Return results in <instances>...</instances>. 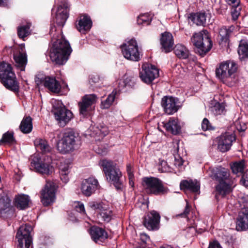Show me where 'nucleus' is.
<instances>
[{"label":"nucleus","instance_id":"obj_1","mask_svg":"<svg viewBox=\"0 0 248 248\" xmlns=\"http://www.w3.org/2000/svg\"><path fill=\"white\" fill-rule=\"evenodd\" d=\"M49 32L52 45L49 51L50 59L57 64L63 65L68 60L72 51V48L62 34L61 30L57 31L55 26H51Z\"/></svg>","mask_w":248,"mask_h":248},{"label":"nucleus","instance_id":"obj_2","mask_svg":"<svg viewBox=\"0 0 248 248\" xmlns=\"http://www.w3.org/2000/svg\"><path fill=\"white\" fill-rule=\"evenodd\" d=\"M237 68V65L234 61H224L216 68V76L226 85L233 86L238 80Z\"/></svg>","mask_w":248,"mask_h":248},{"label":"nucleus","instance_id":"obj_3","mask_svg":"<svg viewBox=\"0 0 248 248\" xmlns=\"http://www.w3.org/2000/svg\"><path fill=\"white\" fill-rule=\"evenodd\" d=\"M80 144V138L78 134L69 129L64 132L62 137L57 143V148L61 153L65 154L77 149Z\"/></svg>","mask_w":248,"mask_h":248},{"label":"nucleus","instance_id":"obj_4","mask_svg":"<svg viewBox=\"0 0 248 248\" xmlns=\"http://www.w3.org/2000/svg\"><path fill=\"white\" fill-rule=\"evenodd\" d=\"M214 177L218 183L216 186L217 199L219 197H224L232 191L233 180L230 178L228 171L225 169L218 170L215 173Z\"/></svg>","mask_w":248,"mask_h":248},{"label":"nucleus","instance_id":"obj_5","mask_svg":"<svg viewBox=\"0 0 248 248\" xmlns=\"http://www.w3.org/2000/svg\"><path fill=\"white\" fill-rule=\"evenodd\" d=\"M99 165L102 168L108 182L115 186L117 190H122L123 187L121 180L122 173L115 167L114 163L109 160L103 159L100 161Z\"/></svg>","mask_w":248,"mask_h":248},{"label":"nucleus","instance_id":"obj_6","mask_svg":"<svg viewBox=\"0 0 248 248\" xmlns=\"http://www.w3.org/2000/svg\"><path fill=\"white\" fill-rule=\"evenodd\" d=\"M0 78L5 88L14 92H18L19 86L11 65L2 62L0 64Z\"/></svg>","mask_w":248,"mask_h":248},{"label":"nucleus","instance_id":"obj_7","mask_svg":"<svg viewBox=\"0 0 248 248\" xmlns=\"http://www.w3.org/2000/svg\"><path fill=\"white\" fill-rule=\"evenodd\" d=\"M191 41L196 47V52L201 56L205 55L212 46L211 39L206 30L195 33L191 38Z\"/></svg>","mask_w":248,"mask_h":248},{"label":"nucleus","instance_id":"obj_8","mask_svg":"<svg viewBox=\"0 0 248 248\" xmlns=\"http://www.w3.org/2000/svg\"><path fill=\"white\" fill-rule=\"evenodd\" d=\"M52 111L55 119L61 127H64L72 119V112L67 109L60 101H56L53 105Z\"/></svg>","mask_w":248,"mask_h":248},{"label":"nucleus","instance_id":"obj_9","mask_svg":"<svg viewBox=\"0 0 248 248\" xmlns=\"http://www.w3.org/2000/svg\"><path fill=\"white\" fill-rule=\"evenodd\" d=\"M121 47L122 54L126 59L133 62L140 60L142 55L135 39H131L122 45Z\"/></svg>","mask_w":248,"mask_h":248},{"label":"nucleus","instance_id":"obj_10","mask_svg":"<svg viewBox=\"0 0 248 248\" xmlns=\"http://www.w3.org/2000/svg\"><path fill=\"white\" fill-rule=\"evenodd\" d=\"M32 230L31 225L27 224L19 227L16 235L18 242L17 248H32V240L31 235Z\"/></svg>","mask_w":248,"mask_h":248},{"label":"nucleus","instance_id":"obj_11","mask_svg":"<svg viewBox=\"0 0 248 248\" xmlns=\"http://www.w3.org/2000/svg\"><path fill=\"white\" fill-rule=\"evenodd\" d=\"M51 160V157L48 155L46 159L34 156L31 161V166L36 172L42 175H48L52 172V167L50 165Z\"/></svg>","mask_w":248,"mask_h":248},{"label":"nucleus","instance_id":"obj_12","mask_svg":"<svg viewBox=\"0 0 248 248\" xmlns=\"http://www.w3.org/2000/svg\"><path fill=\"white\" fill-rule=\"evenodd\" d=\"M35 81L38 86L43 85L51 92L59 93L61 91L60 82L53 77L38 74L35 77Z\"/></svg>","mask_w":248,"mask_h":248},{"label":"nucleus","instance_id":"obj_13","mask_svg":"<svg viewBox=\"0 0 248 248\" xmlns=\"http://www.w3.org/2000/svg\"><path fill=\"white\" fill-rule=\"evenodd\" d=\"M155 65L144 62L140 70L139 77L143 82L147 84H151L155 79Z\"/></svg>","mask_w":248,"mask_h":248},{"label":"nucleus","instance_id":"obj_14","mask_svg":"<svg viewBox=\"0 0 248 248\" xmlns=\"http://www.w3.org/2000/svg\"><path fill=\"white\" fill-rule=\"evenodd\" d=\"M161 105L165 112L169 115L176 112L181 107L178 98L172 96H164L162 98Z\"/></svg>","mask_w":248,"mask_h":248},{"label":"nucleus","instance_id":"obj_15","mask_svg":"<svg viewBox=\"0 0 248 248\" xmlns=\"http://www.w3.org/2000/svg\"><path fill=\"white\" fill-rule=\"evenodd\" d=\"M89 205L93 210L98 211L99 215L104 221L109 222L113 218L112 210L103 202H92L89 203Z\"/></svg>","mask_w":248,"mask_h":248},{"label":"nucleus","instance_id":"obj_16","mask_svg":"<svg viewBox=\"0 0 248 248\" xmlns=\"http://www.w3.org/2000/svg\"><path fill=\"white\" fill-rule=\"evenodd\" d=\"M68 4L66 2H62L58 5L56 11L55 12V19L54 22L58 26L62 27L69 16Z\"/></svg>","mask_w":248,"mask_h":248},{"label":"nucleus","instance_id":"obj_17","mask_svg":"<svg viewBox=\"0 0 248 248\" xmlns=\"http://www.w3.org/2000/svg\"><path fill=\"white\" fill-rule=\"evenodd\" d=\"M55 198L54 187L52 186L51 183H47L41 192V202L44 206H47L54 202Z\"/></svg>","mask_w":248,"mask_h":248},{"label":"nucleus","instance_id":"obj_18","mask_svg":"<svg viewBox=\"0 0 248 248\" xmlns=\"http://www.w3.org/2000/svg\"><path fill=\"white\" fill-rule=\"evenodd\" d=\"M99 187L97 179L91 177L84 180L81 185V191L84 195L87 197L90 196Z\"/></svg>","mask_w":248,"mask_h":248},{"label":"nucleus","instance_id":"obj_19","mask_svg":"<svg viewBox=\"0 0 248 248\" xmlns=\"http://www.w3.org/2000/svg\"><path fill=\"white\" fill-rule=\"evenodd\" d=\"M161 127L165 128L167 131L170 132L173 135H177L180 133L181 127L177 118L173 117L170 118L167 123L161 122L158 125V129L163 131Z\"/></svg>","mask_w":248,"mask_h":248},{"label":"nucleus","instance_id":"obj_20","mask_svg":"<svg viewBox=\"0 0 248 248\" xmlns=\"http://www.w3.org/2000/svg\"><path fill=\"white\" fill-rule=\"evenodd\" d=\"M235 140V137L233 133H225L221 135L218 139V149L221 152H225L229 151L232 143Z\"/></svg>","mask_w":248,"mask_h":248},{"label":"nucleus","instance_id":"obj_21","mask_svg":"<svg viewBox=\"0 0 248 248\" xmlns=\"http://www.w3.org/2000/svg\"><path fill=\"white\" fill-rule=\"evenodd\" d=\"M160 44L162 51L166 53L170 52L173 49L174 46L172 35L167 31L162 33L160 38Z\"/></svg>","mask_w":248,"mask_h":248},{"label":"nucleus","instance_id":"obj_22","mask_svg":"<svg viewBox=\"0 0 248 248\" xmlns=\"http://www.w3.org/2000/svg\"><path fill=\"white\" fill-rule=\"evenodd\" d=\"M13 210L11 205V200L4 194H0V214L1 216L7 217L12 214Z\"/></svg>","mask_w":248,"mask_h":248},{"label":"nucleus","instance_id":"obj_23","mask_svg":"<svg viewBox=\"0 0 248 248\" xmlns=\"http://www.w3.org/2000/svg\"><path fill=\"white\" fill-rule=\"evenodd\" d=\"M89 232L92 240L96 243L101 244L108 238L107 232L99 227H92Z\"/></svg>","mask_w":248,"mask_h":248},{"label":"nucleus","instance_id":"obj_24","mask_svg":"<svg viewBox=\"0 0 248 248\" xmlns=\"http://www.w3.org/2000/svg\"><path fill=\"white\" fill-rule=\"evenodd\" d=\"M236 227L237 231L248 229V207L242 208L239 212Z\"/></svg>","mask_w":248,"mask_h":248},{"label":"nucleus","instance_id":"obj_25","mask_svg":"<svg viewBox=\"0 0 248 248\" xmlns=\"http://www.w3.org/2000/svg\"><path fill=\"white\" fill-rule=\"evenodd\" d=\"M24 46H21L19 51L14 54L16 66L18 67L21 71H24L27 63V56L24 51Z\"/></svg>","mask_w":248,"mask_h":248},{"label":"nucleus","instance_id":"obj_26","mask_svg":"<svg viewBox=\"0 0 248 248\" xmlns=\"http://www.w3.org/2000/svg\"><path fill=\"white\" fill-rule=\"evenodd\" d=\"M78 23L76 24L77 30L82 33H85L87 31H89L92 27V22L90 17L87 15H83L80 16Z\"/></svg>","mask_w":248,"mask_h":248},{"label":"nucleus","instance_id":"obj_27","mask_svg":"<svg viewBox=\"0 0 248 248\" xmlns=\"http://www.w3.org/2000/svg\"><path fill=\"white\" fill-rule=\"evenodd\" d=\"M210 17L211 15L209 13H197L191 14L189 19L197 25L203 26L206 24L207 20H210Z\"/></svg>","mask_w":248,"mask_h":248},{"label":"nucleus","instance_id":"obj_28","mask_svg":"<svg viewBox=\"0 0 248 248\" xmlns=\"http://www.w3.org/2000/svg\"><path fill=\"white\" fill-rule=\"evenodd\" d=\"M180 186L182 190H187L193 192H198L200 188V183L196 180H184Z\"/></svg>","mask_w":248,"mask_h":248},{"label":"nucleus","instance_id":"obj_29","mask_svg":"<svg viewBox=\"0 0 248 248\" xmlns=\"http://www.w3.org/2000/svg\"><path fill=\"white\" fill-rule=\"evenodd\" d=\"M142 186L146 192L149 194L155 193V178L144 177L142 179Z\"/></svg>","mask_w":248,"mask_h":248},{"label":"nucleus","instance_id":"obj_30","mask_svg":"<svg viewBox=\"0 0 248 248\" xmlns=\"http://www.w3.org/2000/svg\"><path fill=\"white\" fill-rule=\"evenodd\" d=\"M34 144L36 148L40 150L43 154L50 153L51 151V147L45 139L37 138L35 140Z\"/></svg>","mask_w":248,"mask_h":248},{"label":"nucleus","instance_id":"obj_31","mask_svg":"<svg viewBox=\"0 0 248 248\" xmlns=\"http://www.w3.org/2000/svg\"><path fill=\"white\" fill-rule=\"evenodd\" d=\"M20 131L24 134H29L32 130V118L30 116H25L19 125Z\"/></svg>","mask_w":248,"mask_h":248},{"label":"nucleus","instance_id":"obj_32","mask_svg":"<svg viewBox=\"0 0 248 248\" xmlns=\"http://www.w3.org/2000/svg\"><path fill=\"white\" fill-rule=\"evenodd\" d=\"M70 164L61 162L59 166V173L61 180L65 184L69 181L68 174L70 172Z\"/></svg>","mask_w":248,"mask_h":248},{"label":"nucleus","instance_id":"obj_33","mask_svg":"<svg viewBox=\"0 0 248 248\" xmlns=\"http://www.w3.org/2000/svg\"><path fill=\"white\" fill-rule=\"evenodd\" d=\"M234 29V27L233 26H231L228 28L226 27L220 28L219 31L220 43L223 44L224 43L226 44L228 42L229 36L232 32Z\"/></svg>","mask_w":248,"mask_h":248},{"label":"nucleus","instance_id":"obj_34","mask_svg":"<svg viewBox=\"0 0 248 248\" xmlns=\"http://www.w3.org/2000/svg\"><path fill=\"white\" fill-rule=\"evenodd\" d=\"M15 201L17 208L24 209L28 207L30 198L28 195L21 194L16 196Z\"/></svg>","mask_w":248,"mask_h":248},{"label":"nucleus","instance_id":"obj_35","mask_svg":"<svg viewBox=\"0 0 248 248\" xmlns=\"http://www.w3.org/2000/svg\"><path fill=\"white\" fill-rule=\"evenodd\" d=\"M144 226L149 230H154L155 228V211H152L147 214L144 220Z\"/></svg>","mask_w":248,"mask_h":248},{"label":"nucleus","instance_id":"obj_36","mask_svg":"<svg viewBox=\"0 0 248 248\" xmlns=\"http://www.w3.org/2000/svg\"><path fill=\"white\" fill-rule=\"evenodd\" d=\"M117 93V91L115 89L105 99L102 100L100 105L101 108L102 109L108 108L113 103Z\"/></svg>","mask_w":248,"mask_h":248},{"label":"nucleus","instance_id":"obj_37","mask_svg":"<svg viewBox=\"0 0 248 248\" xmlns=\"http://www.w3.org/2000/svg\"><path fill=\"white\" fill-rule=\"evenodd\" d=\"M173 49L175 55L179 58L186 59L189 55V51L182 44H177Z\"/></svg>","mask_w":248,"mask_h":248},{"label":"nucleus","instance_id":"obj_38","mask_svg":"<svg viewBox=\"0 0 248 248\" xmlns=\"http://www.w3.org/2000/svg\"><path fill=\"white\" fill-rule=\"evenodd\" d=\"M31 23L27 22L25 25L19 26L17 28V34L19 37L23 39L29 35L31 32Z\"/></svg>","mask_w":248,"mask_h":248},{"label":"nucleus","instance_id":"obj_39","mask_svg":"<svg viewBox=\"0 0 248 248\" xmlns=\"http://www.w3.org/2000/svg\"><path fill=\"white\" fill-rule=\"evenodd\" d=\"M238 53L241 60H245L248 58V44L246 41H240Z\"/></svg>","mask_w":248,"mask_h":248},{"label":"nucleus","instance_id":"obj_40","mask_svg":"<svg viewBox=\"0 0 248 248\" xmlns=\"http://www.w3.org/2000/svg\"><path fill=\"white\" fill-rule=\"evenodd\" d=\"M154 15L149 13L140 14L137 18V23L143 26L148 25L151 22Z\"/></svg>","mask_w":248,"mask_h":248},{"label":"nucleus","instance_id":"obj_41","mask_svg":"<svg viewBox=\"0 0 248 248\" xmlns=\"http://www.w3.org/2000/svg\"><path fill=\"white\" fill-rule=\"evenodd\" d=\"M246 167V162L244 160L234 162L231 165V169L233 173L237 174L242 173Z\"/></svg>","mask_w":248,"mask_h":248},{"label":"nucleus","instance_id":"obj_42","mask_svg":"<svg viewBox=\"0 0 248 248\" xmlns=\"http://www.w3.org/2000/svg\"><path fill=\"white\" fill-rule=\"evenodd\" d=\"M169 189L162 182L156 178V195H164L168 193Z\"/></svg>","mask_w":248,"mask_h":248},{"label":"nucleus","instance_id":"obj_43","mask_svg":"<svg viewBox=\"0 0 248 248\" xmlns=\"http://www.w3.org/2000/svg\"><path fill=\"white\" fill-rule=\"evenodd\" d=\"M15 141L14 138V133L13 132H7L4 133L0 140V144L1 143H7L9 144H13Z\"/></svg>","mask_w":248,"mask_h":248},{"label":"nucleus","instance_id":"obj_44","mask_svg":"<svg viewBox=\"0 0 248 248\" xmlns=\"http://www.w3.org/2000/svg\"><path fill=\"white\" fill-rule=\"evenodd\" d=\"M97 99V97L94 94H86L82 98L84 103H87L91 106L96 103Z\"/></svg>","mask_w":248,"mask_h":248},{"label":"nucleus","instance_id":"obj_45","mask_svg":"<svg viewBox=\"0 0 248 248\" xmlns=\"http://www.w3.org/2000/svg\"><path fill=\"white\" fill-rule=\"evenodd\" d=\"M158 170L160 172L171 171V169L168 165L167 162L164 160H159Z\"/></svg>","mask_w":248,"mask_h":248},{"label":"nucleus","instance_id":"obj_46","mask_svg":"<svg viewBox=\"0 0 248 248\" xmlns=\"http://www.w3.org/2000/svg\"><path fill=\"white\" fill-rule=\"evenodd\" d=\"M225 108L224 106L220 103H217L212 108V111L216 115H220L223 113Z\"/></svg>","mask_w":248,"mask_h":248},{"label":"nucleus","instance_id":"obj_47","mask_svg":"<svg viewBox=\"0 0 248 248\" xmlns=\"http://www.w3.org/2000/svg\"><path fill=\"white\" fill-rule=\"evenodd\" d=\"M84 101L82 99V101L78 103L80 113L83 115H86L88 111L90 109L91 106L87 103H84Z\"/></svg>","mask_w":248,"mask_h":248},{"label":"nucleus","instance_id":"obj_48","mask_svg":"<svg viewBox=\"0 0 248 248\" xmlns=\"http://www.w3.org/2000/svg\"><path fill=\"white\" fill-rule=\"evenodd\" d=\"M96 128L97 129L95 130V134L100 136L104 137L108 133V128L105 125H100V128L97 126Z\"/></svg>","mask_w":248,"mask_h":248},{"label":"nucleus","instance_id":"obj_49","mask_svg":"<svg viewBox=\"0 0 248 248\" xmlns=\"http://www.w3.org/2000/svg\"><path fill=\"white\" fill-rule=\"evenodd\" d=\"M74 208L76 211L79 212L82 215L85 214V210L84 204L80 202H75Z\"/></svg>","mask_w":248,"mask_h":248},{"label":"nucleus","instance_id":"obj_50","mask_svg":"<svg viewBox=\"0 0 248 248\" xmlns=\"http://www.w3.org/2000/svg\"><path fill=\"white\" fill-rule=\"evenodd\" d=\"M241 10V8L238 6H232L231 9V14L232 16V17L233 20H236L240 15V12Z\"/></svg>","mask_w":248,"mask_h":248},{"label":"nucleus","instance_id":"obj_51","mask_svg":"<svg viewBox=\"0 0 248 248\" xmlns=\"http://www.w3.org/2000/svg\"><path fill=\"white\" fill-rule=\"evenodd\" d=\"M123 83L124 84V87H132L135 85V81L132 77H127L123 80Z\"/></svg>","mask_w":248,"mask_h":248},{"label":"nucleus","instance_id":"obj_52","mask_svg":"<svg viewBox=\"0 0 248 248\" xmlns=\"http://www.w3.org/2000/svg\"><path fill=\"white\" fill-rule=\"evenodd\" d=\"M202 128L203 131L211 130L212 127L209 121L206 118H204L202 123Z\"/></svg>","mask_w":248,"mask_h":248},{"label":"nucleus","instance_id":"obj_53","mask_svg":"<svg viewBox=\"0 0 248 248\" xmlns=\"http://www.w3.org/2000/svg\"><path fill=\"white\" fill-rule=\"evenodd\" d=\"M240 183L246 187L248 186V170H247L243 174Z\"/></svg>","mask_w":248,"mask_h":248},{"label":"nucleus","instance_id":"obj_54","mask_svg":"<svg viewBox=\"0 0 248 248\" xmlns=\"http://www.w3.org/2000/svg\"><path fill=\"white\" fill-rule=\"evenodd\" d=\"M100 80L99 77L97 75H92L90 77V83L93 85V84L98 83Z\"/></svg>","mask_w":248,"mask_h":248},{"label":"nucleus","instance_id":"obj_55","mask_svg":"<svg viewBox=\"0 0 248 248\" xmlns=\"http://www.w3.org/2000/svg\"><path fill=\"white\" fill-rule=\"evenodd\" d=\"M174 165L178 167L181 166L183 164V161L182 158L179 156H178V157H177L176 156H174Z\"/></svg>","mask_w":248,"mask_h":248},{"label":"nucleus","instance_id":"obj_56","mask_svg":"<svg viewBox=\"0 0 248 248\" xmlns=\"http://www.w3.org/2000/svg\"><path fill=\"white\" fill-rule=\"evenodd\" d=\"M225 1L232 6H238L240 4V0H225Z\"/></svg>","mask_w":248,"mask_h":248},{"label":"nucleus","instance_id":"obj_57","mask_svg":"<svg viewBox=\"0 0 248 248\" xmlns=\"http://www.w3.org/2000/svg\"><path fill=\"white\" fill-rule=\"evenodd\" d=\"M189 212H190V207L189 206L188 203L187 202L184 212L183 213L180 214L179 216L182 217H186L187 215L189 214Z\"/></svg>","mask_w":248,"mask_h":248},{"label":"nucleus","instance_id":"obj_58","mask_svg":"<svg viewBox=\"0 0 248 248\" xmlns=\"http://www.w3.org/2000/svg\"><path fill=\"white\" fill-rule=\"evenodd\" d=\"M208 248H222L219 243L217 241H214L211 242L209 244Z\"/></svg>","mask_w":248,"mask_h":248},{"label":"nucleus","instance_id":"obj_59","mask_svg":"<svg viewBox=\"0 0 248 248\" xmlns=\"http://www.w3.org/2000/svg\"><path fill=\"white\" fill-rule=\"evenodd\" d=\"M126 171L127 172L128 177H134V174L133 173L132 167L130 165L128 164L126 166Z\"/></svg>","mask_w":248,"mask_h":248},{"label":"nucleus","instance_id":"obj_60","mask_svg":"<svg viewBox=\"0 0 248 248\" xmlns=\"http://www.w3.org/2000/svg\"><path fill=\"white\" fill-rule=\"evenodd\" d=\"M140 238L142 242L146 243L149 239V237L146 234L142 233L140 235Z\"/></svg>","mask_w":248,"mask_h":248},{"label":"nucleus","instance_id":"obj_61","mask_svg":"<svg viewBox=\"0 0 248 248\" xmlns=\"http://www.w3.org/2000/svg\"><path fill=\"white\" fill-rule=\"evenodd\" d=\"M160 216L158 213L156 212V230L159 228V222Z\"/></svg>","mask_w":248,"mask_h":248},{"label":"nucleus","instance_id":"obj_62","mask_svg":"<svg viewBox=\"0 0 248 248\" xmlns=\"http://www.w3.org/2000/svg\"><path fill=\"white\" fill-rule=\"evenodd\" d=\"M8 0H0V6L6 7L7 6Z\"/></svg>","mask_w":248,"mask_h":248},{"label":"nucleus","instance_id":"obj_63","mask_svg":"<svg viewBox=\"0 0 248 248\" xmlns=\"http://www.w3.org/2000/svg\"><path fill=\"white\" fill-rule=\"evenodd\" d=\"M128 178H129V183L130 186H131L132 187H133L134 186V176L131 177H128Z\"/></svg>","mask_w":248,"mask_h":248},{"label":"nucleus","instance_id":"obj_64","mask_svg":"<svg viewBox=\"0 0 248 248\" xmlns=\"http://www.w3.org/2000/svg\"><path fill=\"white\" fill-rule=\"evenodd\" d=\"M155 70H156V77H160L161 76L160 75H159V70L156 67V69H155Z\"/></svg>","mask_w":248,"mask_h":248}]
</instances>
